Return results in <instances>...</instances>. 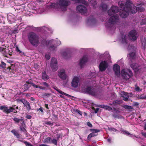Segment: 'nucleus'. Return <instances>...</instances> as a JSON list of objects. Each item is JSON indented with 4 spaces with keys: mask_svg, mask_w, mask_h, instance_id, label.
<instances>
[{
    "mask_svg": "<svg viewBox=\"0 0 146 146\" xmlns=\"http://www.w3.org/2000/svg\"><path fill=\"white\" fill-rule=\"evenodd\" d=\"M69 3V1H57L56 3H51L48 7L49 8L56 9L59 11H65L66 10V8Z\"/></svg>",
    "mask_w": 146,
    "mask_h": 146,
    "instance_id": "nucleus-1",
    "label": "nucleus"
},
{
    "mask_svg": "<svg viewBox=\"0 0 146 146\" xmlns=\"http://www.w3.org/2000/svg\"><path fill=\"white\" fill-rule=\"evenodd\" d=\"M131 1H126L125 3L123 1H121L118 2L119 5L121 8H124L126 7V10L132 14H135L137 12V7L134 6L131 2Z\"/></svg>",
    "mask_w": 146,
    "mask_h": 146,
    "instance_id": "nucleus-2",
    "label": "nucleus"
},
{
    "mask_svg": "<svg viewBox=\"0 0 146 146\" xmlns=\"http://www.w3.org/2000/svg\"><path fill=\"white\" fill-rule=\"evenodd\" d=\"M28 38L29 42L33 46L36 47L39 44V37L35 33H29L28 35Z\"/></svg>",
    "mask_w": 146,
    "mask_h": 146,
    "instance_id": "nucleus-3",
    "label": "nucleus"
},
{
    "mask_svg": "<svg viewBox=\"0 0 146 146\" xmlns=\"http://www.w3.org/2000/svg\"><path fill=\"white\" fill-rule=\"evenodd\" d=\"M119 19V16L117 15L111 16L109 18L108 22L106 23V27L108 28L112 27L114 24L118 21Z\"/></svg>",
    "mask_w": 146,
    "mask_h": 146,
    "instance_id": "nucleus-4",
    "label": "nucleus"
},
{
    "mask_svg": "<svg viewBox=\"0 0 146 146\" xmlns=\"http://www.w3.org/2000/svg\"><path fill=\"white\" fill-rule=\"evenodd\" d=\"M121 73L122 78L125 80L129 79L133 75V72L130 69L126 70L123 69L121 70Z\"/></svg>",
    "mask_w": 146,
    "mask_h": 146,
    "instance_id": "nucleus-5",
    "label": "nucleus"
},
{
    "mask_svg": "<svg viewBox=\"0 0 146 146\" xmlns=\"http://www.w3.org/2000/svg\"><path fill=\"white\" fill-rule=\"evenodd\" d=\"M16 100L19 103L21 102L23 103L24 106L26 107L27 110L28 111H29L31 109L29 102L25 98H22L21 99H17Z\"/></svg>",
    "mask_w": 146,
    "mask_h": 146,
    "instance_id": "nucleus-6",
    "label": "nucleus"
},
{
    "mask_svg": "<svg viewBox=\"0 0 146 146\" xmlns=\"http://www.w3.org/2000/svg\"><path fill=\"white\" fill-rule=\"evenodd\" d=\"M128 36L131 40L134 41L136 40L138 38L137 32L135 30H131L129 32Z\"/></svg>",
    "mask_w": 146,
    "mask_h": 146,
    "instance_id": "nucleus-7",
    "label": "nucleus"
},
{
    "mask_svg": "<svg viewBox=\"0 0 146 146\" xmlns=\"http://www.w3.org/2000/svg\"><path fill=\"white\" fill-rule=\"evenodd\" d=\"M58 64L56 59L52 58L51 60L50 66L53 71H55L58 69Z\"/></svg>",
    "mask_w": 146,
    "mask_h": 146,
    "instance_id": "nucleus-8",
    "label": "nucleus"
},
{
    "mask_svg": "<svg viewBox=\"0 0 146 146\" xmlns=\"http://www.w3.org/2000/svg\"><path fill=\"white\" fill-rule=\"evenodd\" d=\"M80 82V78L78 77L74 76L71 82L72 86L74 88H76L78 87Z\"/></svg>",
    "mask_w": 146,
    "mask_h": 146,
    "instance_id": "nucleus-9",
    "label": "nucleus"
},
{
    "mask_svg": "<svg viewBox=\"0 0 146 146\" xmlns=\"http://www.w3.org/2000/svg\"><path fill=\"white\" fill-rule=\"evenodd\" d=\"M0 110L2 111L3 112L8 114L9 113L13 112V110H15V109L11 107H10L8 109L7 107L4 106H0Z\"/></svg>",
    "mask_w": 146,
    "mask_h": 146,
    "instance_id": "nucleus-10",
    "label": "nucleus"
},
{
    "mask_svg": "<svg viewBox=\"0 0 146 146\" xmlns=\"http://www.w3.org/2000/svg\"><path fill=\"white\" fill-rule=\"evenodd\" d=\"M119 11L118 7L117 6H112L108 11V14L109 15L117 13Z\"/></svg>",
    "mask_w": 146,
    "mask_h": 146,
    "instance_id": "nucleus-11",
    "label": "nucleus"
},
{
    "mask_svg": "<svg viewBox=\"0 0 146 146\" xmlns=\"http://www.w3.org/2000/svg\"><path fill=\"white\" fill-rule=\"evenodd\" d=\"M122 8L123 9L122 10L121 9L119 11V15L120 17L122 18H126L129 14V12L126 10L125 7L124 8Z\"/></svg>",
    "mask_w": 146,
    "mask_h": 146,
    "instance_id": "nucleus-12",
    "label": "nucleus"
},
{
    "mask_svg": "<svg viewBox=\"0 0 146 146\" xmlns=\"http://www.w3.org/2000/svg\"><path fill=\"white\" fill-rule=\"evenodd\" d=\"M58 75L62 80H65L66 79L67 75L66 74L65 70L64 69H62L59 71Z\"/></svg>",
    "mask_w": 146,
    "mask_h": 146,
    "instance_id": "nucleus-13",
    "label": "nucleus"
},
{
    "mask_svg": "<svg viewBox=\"0 0 146 146\" xmlns=\"http://www.w3.org/2000/svg\"><path fill=\"white\" fill-rule=\"evenodd\" d=\"M86 91L87 93L92 96L96 95L95 89L92 87H88L86 88Z\"/></svg>",
    "mask_w": 146,
    "mask_h": 146,
    "instance_id": "nucleus-14",
    "label": "nucleus"
},
{
    "mask_svg": "<svg viewBox=\"0 0 146 146\" xmlns=\"http://www.w3.org/2000/svg\"><path fill=\"white\" fill-rule=\"evenodd\" d=\"M108 66V64L106 61H102L99 65V69L101 71L105 70Z\"/></svg>",
    "mask_w": 146,
    "mask_h": 146,
    "instance_id": "nucleus-15",
    "label": "nucleus"
},
{
    "mask_svg": "<svg viewBox=\"0 0 146 146\" xmlns=\"http://www.w3.org/2000/svg\"><path fill=\"white\" fill-rule=\"evenodd\" d=\"M113 70L115 72L116 76L118 77L120 76V66L117 64H115L113 66Z\"/></svg>",
    "mask_w": 146,
    "mask_h": 146,
    "instance_id": "nucleus-16",
    "label": "nucleus"
},
{
    "mask_svg": "<svg viewBox=\"0 0 146 146\" xmlns=\"http://www.w3.org/2000/svg\"><path fill=\"white\" fill-rule=\"evenodd\" d=\"M26 83L30 84L31 86H33L34 88H39L40 89H44V88L41 86H38L36 85L35 84L33 83V80L31 79H30L26 82Z\"/></svg>",
    "mask_w": 146,
    "mask_h": 146,
    "instance_id": "nucleus-17",
    "label": "nucleus"
},
{
    "mask_svg": "<svg viewBox=\"0 0 146 146\" xmlns=\"http://www.w3.org/2000/svg\"><path fill=\"white\" fill-rule=\"evenodd\" d=\"M53 88L55 90H56L59 93H60V94H61L62 95H65L68 97H70L71 96L70 95H69L66 93L63 92L62 91L60 90L59 89H58L57 88V87H56V86L53 87Z\"/></svg>",
    "mask_w": 146,
    "mask_h": 146,
    "instance_id": "nucleus-18",
    "label": "nucleus"
},
{
    "mask_svg": "<svg viewBox=\"0 0 146 146\" xmlns=\"http://www.w3.org/2000/svg\"><path fill=\"white\" fill-rule=\"evenodd\" d=\"M41 78L45 81H46L49 78V76L47 75L45 71H44L42 73Z\"/></svg>",
    "mask_w": 146,
    "mask_h": 146,
    "instance_id": "nucleus-19",
    "label": "nucleus"
},
{
    "mask_svg": "<svg viewBox=\"0 0 146 146\" xmlns=\"http://www.w3.org/2000/svg\"><path fill=\"white\" fill-rule=\"evenodd\" d=\"M122 101L121 100H116L113 101L112 102V104L113 106L117 108V105H120L122 103Z\"/></svg>",
    "mask_w": 146,
    "mask_h": 146,
    "instance_id": "nucleus-20",
    "label": "nucleus"
},
{
    "mask_svg": "<svg viewBox=\"0 0 146 146\" xmlns=\"http://www.w3.org/2000/svg\"><path fill=\"white\" fill-rule=\"evenodd\" d=\"M141 46L143 48L144 50H145L146 48V39L145 38H143L141 40Z\"/></svg>",
    "mask_w": 146,
    "mask_h": 146,
    "instance_id": "nucleus-21",
    "label": "nucleus"
},
{
    "mask_svg": "<svg viewBox=\"0 0 146 146\" xmlns=\"http://www.w3.org/2000/svg\"><path fill=\"white\" fill-rule=\"evenodd\" d=\"M40 84H42L44 86V87H43L42 86H41L42 87L44 88V89H41V90H47L48 88H49L50 87V85L49 84H48L46 82H43L42 83H40Z\"/></svg>",
    "mask_w": 146,
    "mask_h": 146,
    "instance_id": "nucleus-22",
    "label": "nucleus"
},
{
    "mask_svg": "<svg viewBox=\"0 0 146 146\" xmlns=\"http://www.w3.org/2000/svg\"><path fill=\"white\" fill-rule=\"evenodd\" d=\"M62 55L64 58L66 59H68L70 56V53H67L65 52H62Z\"/></svg>",
    "mask_w": 146,
    "mask_h": 146,
    "instance_id": "nucleus-23",
    "label": "nucleus"
},
{
    "mask_svg": "<svg viewBox=\"0 0 146 146\" xmlns=\"http://www.w3.org/2000/svg\"><path fill=\"white\" fill-rule=\"evenodd\" d=\"M98 107L99 108L106 109L109 111H111L113 110L112 108L107 105H100Z\"/></svg>",
    "mask_w": 146,
    "mask_h": 146,
    "instance_id": "nucleus-24",
    "label": "nucleus"
},
{
    "mask_svg": "<svg viewBox=\"0 0 146 146\" xmlns=\"http://www.w3.org/2000/svg\"><path fill=\"white\" fill-rule=\"evenodd\" d=\"M11 132L17 138H20V134L15 129H13L11 131Z\"/></svg>",
    "mask_w": 146,
    "mask_h": 146,
    "instance_id": "nucleus-25",
    "label": "nucleus"
},
{
    "mask_svg": "<svg viewBox=\"0 0 146 146\" xmlns=\"http://www.w3.org/2000/svg\"><path fill=\"white\" fill-rule=\"evenodd\" d=\"M76 10L78 13L82 14V5L81 4L77 6Z\"/></svg>",
    "mask_w": 146,
    "mask_h": 146,
    "instance_id": "nucleus-26",
    "label": "nucleus"
},
{
    "mask_svg": "<svg viewBox=\"0 0 146 146\" xmlns=\"http://www.w3.org/2000/svg\"><path fill=\"white\" fill-rule=\"evenodd\" d=\"M108 7V6L106 4H102L100 7V8H101L102 9V10L103 11H106Z\"/></svg>",
    "mask_w": 146,
    "mask_h": 146,
    "instance_id": "nucleus-27",
    "label": "nucleus"
},
{
    "mask_svg": "<svg viewBox=\"0 0 146 146\" xmlns=\"http://www.w3.org/2000/svg\"><path fill=\"white\" fill-rule=\"evenodd\" d=\"M96 21V19L92 16H90L88 19V22L92 23Z\"/></svg>",
    "mask_w": 146,
    "mask_h": 146,
    "instance_id": "nucleus-28",
    "label": "nucleus"
},
{
    "mask_svg": "<svg viewBox=\"0 0 146 146\" xmlns=\"http://www.w3.org/2000/svg\"><path fill=\"white\" fill-rule=\"evenodd\" d=\"M130 57V58L131 61L132 60L134 59L135 57V54L134 52H132L129 54Z\"/></svg>",
    "mask_w": 146,
    "mask_h": 146,
    "instance_id": "nucleus-29",
    "label": "nucleus"
},
{
    "mask_svg": "<svg viewBox=\"0 0 146 146\" xmlns=\"http://www.w3.org/2000/svg\"><path fill=\"white\" fill-rule=\"evenodd\" d=\"M51 138L50 137H47L45 139L44 141L43 142L44 143H51L50 141Z\"/></svg>",
    "mask_w": 146,
    "mask_h": 146,
    "instance_id": "nucleus-30",
    "label": "nucleus"
},
{
    "mask_svg": "<svg viewBox=\"0 0 146 146\" xmlns=\"http://www.w3.org/2000/svg\"><path fill=\"white\" fill-rule=\"evenodd\" d=\"M90 2L91 3V5L93 6V8H95L96 7V5L97 4V2L96 1H90Z\"/></svg>",
    "mask_w": 146,
    "mask_h": 146,
    "instance_id": "nucleus-31",
    "label": "nucleus"
},
{
    "mask_svg": "<svg viewBox=\"0 0 146 146\" xmlns=\"http://www.w3.org/2000/svg\"><path fill=\"white\" fill-rule=\"evenodd\" d=\"M121 96L122 97H129L128 93L124 91L122 92L121 93Z\"/></svg>",
    "mask_w": 146,
    "mask_h": 146,
    "instance_id": "nucleus-32",
    "label": "nucleus"
},
{
    "mask_svg": "<svg viewBox=\"0 0 146 146\" xmlns=\"http://www.w3.org/2000/svg\"><path fill=\"white\" fill-rule=\"evenodd\" d=\"M31 85L30 84H28L26 83V84H25L24 85V89L26 90H27L31 87Z\"/></svg>",
    "mask_w": 146,
    "mask_h": 146,
    "instance_id": "nucleus-33",
    "label": "nucleus"
},
{
    "mask_svg": "<svg viewBox=\"0 0 146 146\" xmlns=\"http://www.w3.org/2000/svg\"><path fill=\"white\" fill-rule=\"evenodd\" d=\"M88 60V57L87 56H83V66L85 62H87Z\"/></svg>",
    "mask_w": 146,
    "mask_h": 146,
    "instance_id": "nucleus-34",
    "label": "nucleus"
},
{
    "mask_svg": "<svg viewBox=\"0 0 146 146\" xmlns=\"http://www.w3.org/2000/svg\"><path fill=\"white\" fill-rule=\"evenodd\" d=\"M137 7V11L139 12H142L144 11H145V9L142 7Z\"/></svg>",
    "mask_w": 146,
    "mask_h": 146,
    "instance_id": "nucleus-35",
    "label": "nucleus"
},
{
    "mask_svg": "<svg viewBox=\"0 0 146 146\" xmlns=\"http://www.w3.org/2000/svg\"><path fill=\"white\" fill-rule=\"evenodd\" d=\"M18 1H12L11 2L12 4L14 5L19 6L21 5L22 4L17 3Z\"/></svg>",
    "mask_w": 146,
    "mask_h": 146,
    "instance_id": "nucleus-36",
    "label": "nucleus"
},
{
    "mask_svg": "<svg viewBox=\"0 0 146 146\" xmlns=\"http://www.w3.org/2000/svg\"><path fill=\"white\" fill-rule=\"evenodd\" d=\"M112 116L115 118L121 119L122 117V116L116 114H113L112 115Z\"/></svg>",
    "mask_w": 146,
    "mask_h": 146,
    "instance_id": "nucleus-37",
    "label": "nucleus"
},
{
    "mask_svg": "<svg viewBox=\"0 0 146 146\" xmlns=\"http://www.w3.org/2000/svg\"><path fill=\"white\" fill-rule=\"evenodd\" d=\"M13 120L16 123H18L20 121H23V119H19V118L15 117L13 118Z\"/></svg>",
    "mask_w": 146,
    "mask_h": 146,
    "instance_id": "nucleus-38",
    "label": "nucleus"
},
{
    "mask_svg": "<svg viewBox=\"0 0 146 146\" xmlns=\"http://www.w3.org/2000/svg\"><path fill=\"white\" fill-rule=\"evenodd\" d=\"M122 42L123 43H127L126 36V35H122Z\"/></svg>",
    "mask_w": 146,
    "mask_h": 146,
    "instance_id": "nucleus-39",
    "label": "nucleus"
},
{
    "mask_svg": "<svg viewBox=\"0 0 146 146\" xmlns=\"http://www.w3.org/2000/svg\"><path fill=\"white\" fill-rule=\"evenodd\" d=\"M146 95L145 96H143L142 95H138V96L137 97L138 99H145L146 98Z\"/></svg>",
    "mask_w": 146,
    "mask_h": 146,
    "instance_id": "nucleus-40",
    "label": "nucleus"
},
{
    "mask_svg": "<svg viewBox=\"0 0 146 146\" xmlns=\"http://www.w3.org/2000/svg\"><path fill=\"white\" fill-rule=\"evenodd\" d=\"M123 107L125 109H133V108L132 106L127 105H124Z\"/></svg>",
    "mask_w": 146,
    "mask_h": 146,
    "instance_id": "nucleus-41",
    "label": "nucleus"
},
{
    "mask_svg": "<svg viewBox=\"0 0 146 146\" xmlns=\"http://www.w3.org/2000/svg\"><path fill=\"white\" fill-rule=\"evenodd\" d=\"M114 106H113V109L114 111L116 113H119L120 111L119 110V108H115L114 107Z\"/></svg>",
    "mask_w": 146,
    "mask_h": 146,
    "instance_id": "nucleus-42",
    "label": "nucleus"
},
{
    "mask_svg": "<svg viewBox=\"0 0 146 146\" xmlns=\"http://www.w3.org/2000/svg\"><path fill=\"white\" fill-rule=\"evenodd\" d=\"M114 106H113V109L114 111L116 113H119L120 111L119 110V108H115L114 107Z\"/></svg>",
    "mask_w": 146,
    "mask_h": 146,
    "instance_id": "nucleus-43",
    "label": "nucleus"
},
{
    "mask_svg": "<svg viewBox=\"0 0 146 146\" xmlns=\"http://www.w3.org/2000/svg\"><path fill=\"white\" fill-rule=\"evenodd\" d=\"M57 139L56 140L55 139H53L51 140V143H53L55 145H57Z\"/></svg>",
    "mask_w": 146,
    "mask_h": 146,
    "instance_id": "nucleus-44",
    "label": "nucleus"
},
{
    "mask_svg": "<svg viewBox=\"0 0 146 146\" xmlns=\"http://www.w3.org/2000/svg\"><path fill=\"white\" fill-rule=\"evenodd\" d=\"M87 11L86 8L85 6L83 5V15L86 13Z\"/></svg>",
    "mask_w": 146,
    "mask_h": 146,
    "instance_id": "nucleus-45",
    "label": "nucleus"
},
{
    "mask_svg": "<svg viewBox=\"0 0 146 146\" xmlns=\"http://www.w3.org/2000/svg\"><path fill=\"white\" fill-rule=\"evenodd\" d=\"M44 123L45 124L49 125L52 126L53 124V122H51L48 121H45Z\"/></svg>",
    "mask_w": 146,
    "mask_h": 146,
    "instance_id": "nucleus-46",
    "label": "nucleus"
},
{
    "mask_svg": "<svg viewBox=\"0 0 146 146\" xmlns=\"http://www.w3.org/2000/svg\"><path fill=\"white\" fill-rule=\"evenodd\" d=\"M23 142L25 144L26 146H34L27 141H24Z\"/></svg>",
    "mask_w": 146,
    "mask_h": 146,
    "instance_id": "nucleus-47",
    "label": "nucleus"
},
{
    "mask_svg": "<svg viewBox=\"0 0 146 146\" xmlns=\"http://www.w3.org/2000/svg\"><path fill=\"white\" fill-rule=\"evenodd\" d=\"M1 66L3 68L5 69L6 68V64L4 62H3L2 61L1 62Z\"/></svg>",
    "mask_w": 146,
    "mask_h": 146,
    "instance_id": "nucleus-48",
    "label": "nucleus"
},
{
    "mask_svg": "<svg viewBox=\"0 0 146 146\" xmlns=\"http://www.w3.org/2000/svg\"><path fill=\"white\" fill-rule=\"evenodd\" d=\"M108 129L110 131H112L114 132H116L117 130L115 128L113 127L109 128Z\"/></svg>",
    "mask_w": 146,
    "mask_h": 146,
    "instance_id": "nucleus-49",
    "label": "nucleus"
},
{
    "mask_svg": "<svg viewBox=\"0 0 146 146\" xmlns=\"http://www.w3.org/2000/svg\"><path fill=\"white\" fill-rule=\"evenodd\" d=\"M34 67L36 70H38L40 68L39 66L37 64H34Z\"/></svg>",
    "mask_w": 146,
    "mask_h": 146,
    "instance_id": "nucleus-50",
    "label": "nucleus"
},
{
    "mask_svg": "<svg viewBox=\"0 0 146 146\" xmlns=\"http://www.w3.org/2000/svg\"><path fill=\"white\" fill-rule=\"evenodd\" d=\"M62 134L61 133L57 134L56 135V136L57 137V140H58L62 136Z\"/></svg>",
    "mask_w": 146,
    "mask_h": 146,
    "instance_id": "nucleus-51",
    "label": "nucleus"
},
{
    "mask_svg": "<svg viewBox=\"0 0 146 146\" xmlns=\"http://www.w3.org/2000/svg\"><path fill=\"white\" fill-rule=\"evenodd\" d=\"M45 57L46 60H48L50 58V56L49 54H46L45 55Z\"/></svg>",
    "mask_w": 146,
    "mask_h": 146,
    "instance_id": "nucleus-52",
    "label": "nucleus"
},
{
    "mask_svg": "<svg viewBox=\"0 0 146 146\" xmlns=\"http://www.w3.org/2000/svg\"><path fill=\"white\" fill-rule=\"evenodd\" d=\"M75 111L76 113L79 114L80 115H82V113L78 109H76V110H75Z\"/></svg>",
    "mask_w": 146,
    "mask_h": 146,
    "instance_id": "nucleus-53",
    "label": "nucleus"
},
{
    "mask_svg": "<svg viewBox=\"0 0 146 146\" xmlns=\"http://www.w3.org/2000/svg\"><path fill=\"white\" fill-rule=\"evenodd\" d=\"M20 128L21 131L24 132H25V131H26V130L24 127H20Z\"/></svg>",
    "mask_w": 146,
    "mask_h": 146,
    "instance_id": "nucleus-54",
    "label": "nucleus"
},
{
    "mask_svg": "<svg viewBox=\"0 0 146 146\" xmlns=\"http://www.w3.org/2000/svg\"><path fill=\"white\" fill-rule=\"evenodd\" d=\"M5 48H3L2 47H0V52L5 51Z\"/></svg>",
    "mask_w": 146,
    "mask_h": 146,
    "instance_id": "nucleus-55",
    "label": "nucleus"
},
{
    "mask_svg": "<svg viewBox=\"0 0 146 146\" xmlns=\"http://www.w3.org/2000/svg\"><path fill=\"white\" fill-rule=\"evenodd\" d=\"M79 65L80 66V67L81 68H82V58H81L80 59Z\"/></svg>",
    "mask_w": 146,
    "mask_h": 146,
    "instance_id": "nucleus-56",
    "label": "nucleus"
},
{
    "mask_svg": "<svg viewBox=\"0 0 146 146\" xmlns=\"http://www.w3.org/2000/svg\"><path fill=\"white\" fill-rule=\"evenodd\" d=\"M92 131L93 132L97 133L100 131V130L98 129H92Z\"/></svg>",
    "mask_w": 146,
    "mask_h": 146,
    "instance_id": "nucleus-57",
    "label": "nucleus"
},
{
    "mask_svg": "<svg viewBox=\"0 0 146 146\" xmlns=\"http://www.w3.org/2000/svg\"><path fill=\"white\" fill-rule=\"evenodd\" d=\"M129 97H123V100L125 101H129V100L128 98Z\"/></svg>",
    "mask_w": 146,
    "mask_h": 146,
    "instance_id": "nucleus-58",
    "label": "nucleus"
},
{
    "mask_svg": "<svg viewBox=\"0 0 146 146\" xmlns=\"http://www.w3.org/2000/svg\"><path fill=\"white\" fill-rule=\"evenodd\" d=\"M139 105V103L137 102H134L133 103V106H138Z\"/></svg>",
    "mask_w": 146,
    "mask_h": 146,
    "instance_id": "nucleus-59",
    "label": "nucleus"
},
{
    "mask_svg": "<svg viewBox=\"0 0 146 146\" xmlns=\"http://www.w3.org/2000/svg\"><path fill=\"white\" fill-rule=\"evenodd\" d=\"M87 125L90 127H92L93 126L92 124L89 122H88Z\"/></svg>",
    "mask_w": 146,
    "mask_h": 146,
    "instance_id": "nucleus-60",
    "label": "nucleus"
},
{
    "mask_svg": "<svg viewBox=\"0 0 146 146\" xmlns=\"http://www.w3.org/2000/svg\"><path fill=\"white\" fill-rule=\"evenodd\" d=\"M141 134L142 136L146 138V133L145 132H142Z\"/></svg>",
    "mask_w": 146,
    "mask_h": 146,
    "instance_id": "nucleus-61",
    "label": "nucleus"
},
{
    "mask_svg": "<svg viewBox=\"0 0 146 146\" xmlns=\"http://www.w3.org/2000/svg\"><path fill=\"white\" fill-rule=\"evenodd\" d=\"M50 48L51 50H54L55 49L56 47L55 46H50Z\"/></svg>",
    "mask_w": 146,
    "mask_h": 146,
    "instance_id": "nucleus-62",
    "label": "nucleus"
},
{
    "mask_svg": "<svg viewBox=\"0 0 146 146\" xmlns=\"http://www.w3.org/2000/svg\"><path fill=\"white\" fill-rule=\"evenodd\" d=\"M16 51L17 52H19V53H21L22 52L19 50L18 47H16Z\"/></svg>",
    "mask_w": 146,
    "mask_h": 146,
    "instance_id": "nucleus-63",
    "label": "nucleus"
},
{
    "mask_svg": "<svg viewBox=\"0 0 146 146\" xmlns=\"http://www.w3.org/2000/svg\"><path fill=\"white\" fill-rule=\"evenodd\" d=\"M32 116L30 115H27L26 117L28 119H30L32 118Z\"/></svg>",
    "mask_w": 146,
    "mask_h": 146,
    "instance_id": "nucleus-64",
    "label": "nucleus"
}]
</instances>
